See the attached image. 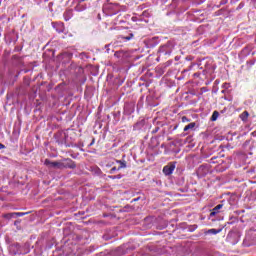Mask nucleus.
<instances>
[{"label": "nucleus", "mask_w": 256, "mask_h": 256, "mask_svg": "<svg viewBox=\"0 0 256 256\" xmlns=\"http://www.w3.org/2000/svg\"><path fill=\"white\" fill-rule=\"evenodd\" d=\"M173 49H175V44L171 41H168L166 44L162 45L158 49V57L156 61H161V59H169L171 57V53H173Z\"/></svg>", "instance_id": "f257e3e1"}, {"label": "nucleus", "mask_w": 256, "mask_h": 256, "mask_svg": "<svg viewBox=\"0 0 256 256\" xmlns=\"http://www.w3.org/2000/svg\"><path fill=\"white\" fill-rule=\"evenodd\" d=\"M54 139L58 145L63 147H71V140L67 131H59L54 135Z\"/></svg>", "instance_id": "f03ea898"}, {"label": "nucleus", "mask_w": 256, "mask_h": 256, "mask_svg": "<svg viewBox=\"0 0 256 256\" xmlns=\"http://www.w3.org/2000/svg\"><path fill=\"white\" fill-rule=\"evenodd\" d=\"M9 253L11 255H25L29 251H23V247L19 243H14L9 246Z\"/></svg>", "instance_id": "7ed1b4c3"}, {"label": "nucleus", "mask_w": 256, "mask_h": 256, "mask_svg": "<svg viewBox=\"0 0 256 256\" xmlns=\"http://www.w3.org/2000/svg\"><path fill=\"white\" fill-rule=\"evenodd\" d=\"M62 169H77V164L70 158L62 160Z\"/></svg>", "instance_id": "20e7f679"}, {"label": "nucleus", "mask_w": 256, "mask_h": 256, "mask_svg": "<svg viewBox=\"0 0 256 256\" xmlns=\"http://www.w3.org/2000/svg\"><path fill=\"white\" fill-rule=\"evenodd\" d=\"M175 167H177V162H170L163 168V173L166 176L173 175V171H175Z\"/></svg>", "instance_id": "39448f33"}, {"label": "nucleus", "mask_w": 256, "mask_h": 256, "mask_svg": "<svg viewBox=\"0 0 256 256\" xmlns=\"http://www.w3.org/2000/svg\"><path fill=\"white\" fill-rule=\"evenodd\" d=\"M145 45L148 49H153L159 45V37H152L145 40Z\"/></svg>", "instance_id": "423d86ee"}, {"label": "nucleus", "mask_w": 256, "mask_h": 256, "mask_svg": "<svg viewBox=\"0 0 256 256\" xmlns=\"http://www.w3.org/2000/svg\"><path fill=\"white\" fill-rule=\"evenodd\" d=\"M208 174H209V166H207V164H202L201 166L198 167L197 169L198 177L202 178L207 176Z\"/></svg>", "instance_id": "0eeeda50"}, {"label": "nucleus", "mask_w": 256, "mask_h": 256, "mask_svg": "<svg viewBox=\"0 0 256 256\" xmlns=\"http://www.w3.org/2000/svg\"><path fill=\"white\" fill-rule=\"evenodd\" d=\"M44 165H46L47 167H51L52 169H62V161L61 162H57V161H51L49 159H46L44 161Z\"/></svg>", "instance_id": "6e6552de"}, {"label": "nucleus", "mask_w": 256, "mask_h": 256, "mask_svg": "<svg viewBox=\"0 0 256 256\" xmlns=\"http://www.w3.org/2000/svg\"><path fill=\"white\" fill-rule=\"evenodd\" d=\"M52 27L57 33H65V23L63 22H52Z\"/></svg>", "instance_id": "1a4fd4ad"}, {"label": "nucleus", "mask_w": 256, "mask_h": 256, "mask_svg": "<svg viewBox=\"0 0 256 256\" xmlns=\"http://www.w3.org/2000/svg\"><path fill=\"white\" fill-rule=\"evenodd\" d=\"M124 113L126 115H131L135 113V103H126L124 105Z\"/></svg>", "instance_id": "9d476101"}, {"label": "nucleus", "mask_w": 256, "mask_h": 256, "mask_svg": "<svg viewBox=\"0 0 256 256\" xmlns=\"http://www.w3.org/2000/svg\"><path fill=\"white\" fill-rule=\"evenodd\" d=\"M221 209H223V204H218L217 206H215L211 212H210V218L211 217H215V215H219Z\"/></svg>", "instance_id": "9b49d317"}, {"label": "nucleus", "mask_w": 256, "mask_h": 256, "mask_svg": "<svg viewBox=\"0 0 256 256\" xmlns=\"http://www.w3.org/2000/svg\"><path fill=\"white\" fill-rule=\"evenodd\" d=\"M25 215H27V212H15V213H11V214H5L4 218L11 219V217H23Z\"/></svg>", "instance_id": "f8f14e48"}, {"label": "nucleus", "mask_w": 256, "mask_h": 256, "mask_svg": "<svg viewBox=\"0 0 256 256\" xmlns=\"http://www.w3.org/2000/svg\"><path fill=\"white\" fill-rule=\"evenodd\" d=\"M63 17H64V21H71V19L73 18V10L67 9L63 13Z\"/></svg>", "instance_id": "ddd939ff"}, {"label": "nucleus", "mask_w": 256, "mask_h": 256, "mask_svg": "<svg viewBox=\"0 0 256 256\" xmlns=\"http://www.w3.org/2000/svg\"><path fill=\"white\" fill-rule=\"evenodd\" d=\"M145 127V120H140L136 124H134V131H141Z\"/></svg>", "instance_id": "4468645a"}, {"label": "nucleus", "mask_w": 256, "mask_h": 256, "mask_svg": "<svg viewBox=\"0 0 256 256\" xmlns=\"http://www.w3.org/2000/svg\"><path fill=\"white\" fill-rule=\"evenodd\" d=\"M241 121H243V123H247V121H249V112L248 111H244L239 115Z\"/></svg>", "instance_id": "2eb2a0df"}, {"label": "nucleus", "mask_w": 256, "mask_h": 256, "mask_svg": "<svg viewBox=\"0 0 256 256\" xmlns=\"http://www.w3.org/2000/svg\"><path fill=\"white\" fill-rule=\"evenodd\" d=\"M116 163H119L118 171H121V169H127V162L125 160H116Z\"/></svg>", "instance_id": "dca6fc26"}, {"label": "nucleus", "mask_w": 256, "mask_h": 256, "mask_svg": "<svg viewBox=\"0 0 256 256\" xmlns=\"http://www.w3.org/2000/svg\"><path fill=\"white\" fill-rule=\"evenodd\" d=\"M196 125L197 124L195 122H191L190 124H187L184 127V132L187 133V131H193V129H195Z\"/></svg>", "instance_id": "f3484780"}, {"label": "nucleus", "mask_w": 256, "mask_h": 256, "mask_svg": "<svg viewBox=\"0 0 256 256\" xmlns=\"http://www.w3.org/2000/svg\"><path fill=\"white\" fill-rule=\"evenodd\" d=\"M229 87H231V84H229V83H224L223 85H222V91H221V93H223V95H227V93H229Z\"/></svg>", "instance_id": "a211bd4d"}, {"label": "nucleus", "mask_w": 256, "mask_h": 256, "mask_svg": "<svg viewBox=\"0 0 256 256\" xmlns=\"http://www.w3.org/2000/svg\"><path fill=\"white\" fill-rule=\"evenodd\" d=\"M114 57H116L117 59H123V57H125V52L117 51L114 53Z\"/></svg>", "instance_id": "6ab92c4d"}, {"label": "nucleus", "mask_w": 256, "mask_h": 256, "mask_svg": "<svg viewBox=\"0 0 256 256\" xmlns=\"http://www.w3.org/2000/svg\"><path fill=\"white\" fill-rule=\"evenodd\" d=\"M222 229H215L212 228L210 230H208V233H210L211 235H217L218 233H221Z\"/></svg>", "instance_id": "aec40b11"}, {"label": "nucleus", "mask_w": 256, "mask_h": 256, "mask_svg": "<svg viewBox=\"0 0 256 256\" xmlns=\"http://www.w3.org/2000/svg\"><path fill=\"white\" fill-rule=\"evenodd\" d=\"M255 59H253V60H248L247 62H246V68L247 69H251V67L253 66V65H255Z\"/></svg>", "instance_id": "412c9836"}, {"label": "nucleus", "mask_w": 256, "mask_h": 256, "mask_svg": "<svg viewBox=\"0 0 256 256\" xmlns=\"http://www.w3.org/2000/svg\"><path fill=\"white\" fill-rule=\"evenodd\" d=\"M242 53L244 54V55H250V53H251V47H249V46H246L245 48H243V50H242Z\"/></svg>", "instance_id": "4be33fe9"}, {"label": "nucleus", "mask_w": 256, "mask_h": 256, "mask_svg": "<svg viewBox=\"0 0 256 256\" xmlns=\"http://www.w3.org/2000/svg\"><path fill=\"white\" fill-rule=\"evenodd\" d=\"M217 119H219V112L214 111L212 116H211V121H217Z\"/></svg>", "instance_id": "5701e85b"}, {"label": "nucleus", "mask_w": 256, "mask_h": 256, "mask_svg": "<svg viewBox=\"0 0 256 256\" xmlns=\"http://www.w3.org/2000/svg\"><path fill=\"white\" fill-rule=\"evenodd\" d=\"M134 35L133 33H130L128 36H125L124 39L125 41H131V39H133Z\"/></svg>", "instance_id": "b1692460"}, {"label": "nucleus", "mask_w": 256, "mask_h": 256, "mask_svg": "<svg viewBox=\"0 0 256 256\" xmlns=\"http://www.w3.org/2000/svg\"><path fill=\"white\" fill-rule=\"evenodd\" d=\"M134 35L133 33H130L128 36H125L124 39L125 41H131V39H133Z\"/></svg>", "instance_id": "393cba45"}, {"label": "nucleus", "mask_w": 256, "mask_h": 256, "mask_svg": "<svg viewBox=\"0 0 256 256\" xmlns=\"http://www.w3.org/2000/svg\"><path fill=\"white\" fill-rule=\"evenodd\" d=\"M189 121H191V119L187 118V116L182 117V123H189Z\"/></svg>", "instance_id": "a878e982"}, {"label": "nucleus", "mask_w": 256, "mask_h": 256, "mask_svg": "<svg viewBox=\"0 0 256 256\" xmlns=\"http://www.w3.org/2000/svg\"><path fill=\"white\" fill-rule=\"evenodd\" d=\"M115 171H119V168H117V167H112L111 168V170H110V173H111V175H113V173H115Z\"/></svg>", "instance_id": "bb28decb"}, {"label": "nucleus", "mask_w": 256, "mask_h": 256, "mask_svg": "<svg viewBox=\"0 0 256 256\" xmlns=\"http://www.w3.org/2000/svg\"><path fill=\"white\" fill-rule=\"evenodd\" d=\"M110 179H121V175L109 176Z\"/></svg>", "instance_id": "cd10ccee"}, {"label": "nucleus", "mask_w": 256, "mask_h": 256, "mask_svg": "<svg viewBox=\"0 0 256 256\" xmlns=\"http://www.w3.org/2000/svg\"><path fill=\"white\" fill-rule=\"evenodd\" d=\"M142 15H143V17H149V11H144L143 13H142Z\"/></svg>", "instance_id": "c85d7f7f"}, {"label": "nucleus", "mask_w": 256, "mask_h": 256, "mask_svg": "<svg viewBox=\"0 0 256 256\" xmlns=\"http://www.w3.org/2000/svg\"><path fill=\"white\" fill-rule=\"evenodd\" d=\"M159 131V126H156L153 130H152V133L155 134Z\"/></svg>", "instance_id": "c756f323"}, {"label": "nucleus", "mask_w": 256, "mask_h": 256, "mask_svg": "<svg viewBox=\"0 0 256 256\" xmlns=\"http://www.w3.org/2000/svg\"><path fill=\"white\" fill-rule=\"evenodd\" d=\"M215 159H217V158L216 157L211 158L210 163H215Z\"/></svg>", "instance_id": "7c9ffc66"}, {"label": "nucleus", "mask_w": 256, "mask_h": 256, "mask_svg": "<svg viewBox=\"0 0 256 256\" xmlns=\"http://www.w3.org/2000/svg\"><path fill=\"white\" fill-rule=\"evenodd\" d=\"M95 143V139L92 140V142L89 144V147H91L92 145H94Z\"/></svg>", "instance_id": "2f4dec72"}, {"label": "nucleus", "mask_w": 256, "mask_h": 256, "mask_svg": "<svg viewBox=\"0 0 256 256\" xmlns=\"http://www.w3.org/2000/svg\"><path fill=\"white\" fill-rule=\"evenodd\" d=\"M0 149H5V145H3L2 143H0Z\"/></svg>", "instance_id": "473e14b6"}, {"label": "nucleus", "mask_w": 256, "mask_h": 256, "mask_svg": "<svg viewBox=\"0 0 256 256\" xmlns=\"http://www.w3.org/2000/svg\"><path fill=\"white\" fill-rule=\"evenodd\" d=\"M137 201H139V197H138V198H134V199L132 200V202H137Z\"/></svg>", "instance_id": "72a5a7b5"}, {"label": "nucleus", "mask_w": 256, "mask_h": 256, "mask_svg": "<svg viewBox=\"0 0 256 256\" xmlns=\"http://www.w3.org/2000/svg\"><path fill=\"white\" fill-rule=\"evenodd\" d=\"M13 59H21V58H19V56H17V55H14Z\"/></svg>", "instance_id": "f704fd0d"}, {"label": "nucleus", "mask_w": 256, "mask_h": 256, "mask_svg": "<svg viewBox=\"0 0 256 256\" xmlns=\"http://www.w3.org/2000/svg\"><path fill=\"white\" fill-rule=\"evenodd\" d=\"M19 75H21V72H18L15 76V79H17V77H19Z\"/></svg>", "instance_id": "c9c22d12"}, {"label": "nucleus", "mask_w": 256, "mask_h": 256, "mask_svg": "<svg viewBox=\"0 0 256 256\" xmlns=\"http://www.w3.org/2000/svg\"><path fill=\"white\" fill-rule=\"evenodd\" d=\"M226 2H220V5H225Z\"/></svg>", "instance_id": "e433bc0d"}, {"label": "nucleus", "mask_w": 256, "mask_h": 256, "mask_svg": "<svg viewBox=\"0 0 256 256\" xmlns=\"http://www.w3.org/2000/svg\"><path fill=\"white\" fill-rule=\"evenodd\" d=\"M175 60H176V61H179V57H176Z\"/></svg>", "instance_id": "4c0bfd02"}, {"label": "nucleus", "mask_w": 256, "mask_h": 256, "mask_svg": "<svg viewBox=\"0 0 256 256\" xmlns=\"http://www.w3.org/2000/svg\"><path fill=\"white\" fill-rule=\"evenodd\" d=\"M45 1H49V0H45Z\"/></svg>", "instance_id": "58836bf2"}]
</instances>
